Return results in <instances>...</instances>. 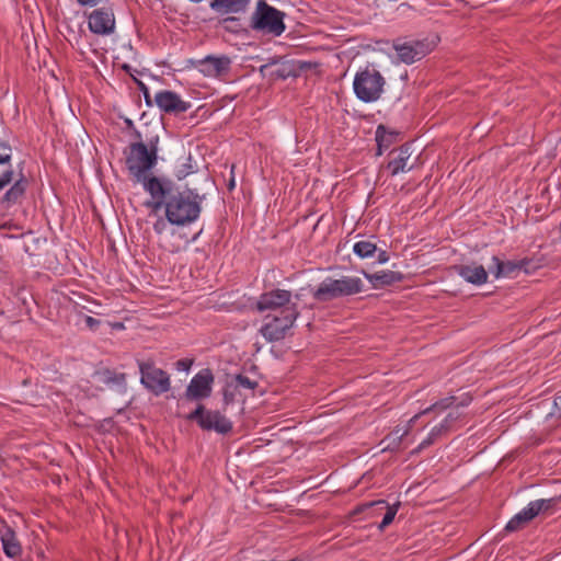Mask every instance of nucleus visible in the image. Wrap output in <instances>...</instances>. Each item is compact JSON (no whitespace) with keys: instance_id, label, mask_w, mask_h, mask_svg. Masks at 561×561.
Segmentation results:
<instances>
[{"instance_id":"20","label":"nucleus","mask_w":561,"mask_h":561,"mask_svg":"<svg viewBox=\"0 0 561 561\" xmlns=\"http://www.w3.org/2000/svg\"><path fill=\"white\" fill-rule=\"evenodd\" d=\"M251 0H211L210 9L218 14H239L247 11Z\"/></svg>"},{"instance_id":"23","label":"nucleus","mask_w":561,"mask_h":561,"mask_svg":"<svg viewBox=\"0 0 561 561\" xmlns=\"http://www.w3.org/2000/svg\"><path fill=\"white\" fill-rule=\"evenodd\" d=\"M363 274L375 288L390 286L403 279V274L394 271H380L373 274L363 272Z\"/></svg>"},{"instance_id":"15","label":"nucleus","mask_w":561,"mask_h":561,"mask_svg":"<svg viewBox=\"0 0 561 561\" xmlns=\"http://www.w3.org/2000/svg\"><path fill=\"white\" fill-rule=\"evenodd\" d=\"M291 291L286 289H273L266 293H263L259 300L256 301V309L260 312L265 310H277L286 309L290 307L294 302H291Z\"/></svg>"},{"instance_id":"40","label":"nucleus","mask_w":561,"mask_h":561,"mask_svg":"<svg viewBox=\"0 0 561 561\" xmlns=\"http://www.w3.org/2000/svg\"><path fill=\"white\" fill-rule=\"evenodd\" d=\"M85 323L88 327L90 328H94L95 325H98L100 323V321L93 317H87L85 318Z\"/></svg>"},{"instance_id":"30","label":"nucleus","mask_w":561,"mask_h":561,"mask_svg":"<svg viewBox=\"0 0 561 561\" xmlns=\"http://www.w3.org/2000/svg\"><path fill=\"white\" fill-rule=\"evenodd\" d=\"M461 416V413L458 411V408L455 410H451L446 417L439 423L440 425H444V428L449 432L451 428V425L458 421Z\"/></svg>"},{"instance_id":"35","label":"nucleus","mask_w":561,"mask_h":561,"mask_svg":"<svg viewBox=\"0 0 561 561\" xmlns=\"http://www.w3.org/2000/svg\"><path fill=\"white\" fill-rule=\"evenodd\" d=\"M192 364H193V359H188V358L179 359L175 363V368L178 370L188 371L191 369Z\"/></svg>"},{"instance_id":"32","label":"nucleus","mask_w":561,"mask_h":561,"mask_svg":"<svg viewBox=\"0 0 561 561\" xmlns=\"http://www.w3.org/2000/svg\"><path fill=\"white\" fill-rule=\"evenodd\" d=\"M135 82H136L139 91L142 92L147 106H152L154 103V98L151 99L148 87L142 81H140L138 79H135Z\"/></svg>"},{"instance_id":"42","label":"nucleus","mask_w":561,"mask_h":561,"mask_svg":"<svg viewBox=\"0 0 561 561\" xmlns=\"http://www.w3.org/2000/svg\"><path fill=\"white\" fill-rule=\"evenodd\" d=\"M272 64H273V62L261 66V69H260V70H261V71H264V70H265V69H267Z\"/></svg>"},{"instance_id":"9","label":"nucleus","mask_w":561,"mask_h":561,"mask_svg":"<svg viewBox=\"0 0 561 561\" xmlns=\"http://www.w3.org/2000/svg\"><path fill=\"white\" fill-rule=\"evenodd\" d=\"M185 417L188 421H195L204 431H215L222 435L232 431V422L229 419L219 411L206 410L201 403Z\"/></svg>"},{"instance_id":"18","label":"nucleus","mask_w":561,"mask_h":561,"mask_svg":"<svg viewBox=\"0 0 561 561\" xmlns=\"http://www.w3.org/2000/svg\"><path fill=\"white\" fill-rule=\"evenodd\" d=\"M454 271L461 276L466 282L480 286L486 283L488 272L483 265L478 263L459 264L453 266Z\"/></svg>"},{"instance_id":"21","label":"nucleus","mask_w":561,"mask_h":561,"mask_svg":"<svg viewBox=\"0 0 561 561\" xmlns=\"http://www.w3.org/2000/svg\"><path fill=\"white\" fill-rule=\"evenodd\" d=\"M390 156H392V159L388 162L387 168L390 170L392 176L397 175L399 172L412 170V167L407 168V162L411 157L409 145H403L399 149L392 150Z\"/></svg>"},{"instance_id":"39","label":"nucleus","mask_w":561,"mask_h":561,"mask_svg":"<svg viewBox=\"0 0 561 561\" xmlns=\"http://www.w3.org/2000/svg\"><path fill=\"white\" fill-rule=\"evenodd\" d=\"M165 227V222L163 220H158L154 225H153V229L157 233H162L163 229Z\"/></svg>"},{"instance_id":"14","label":"nucleus","mask_w":561,"mask_h":561,"mask_svg":"<svg viewBox=\"0 0 561 561\" xmlns=\"http://www.w3.org/2000/svg\"><path fill=\"white\" fill-rule=\"evenodd\" d=\"M154 104L159 110L167 114L180 115L188 111L191 102L184 101L181 96L171 90H161L154 95Z\"/></svg>"},{"instance_id":"10","label":"nucleus","mask_w":561,"mask_h":561,"mask_svg":"<svg viewBox=\"0 0 561 561\" xmlns=\"http://www.w3.org/2000/svg\"><path fill=\"white\" fill-rule=\"evenodd\" d=\"M214 380V374L209 368L199 370L186 387L184 398L188 401H202L209 398Z\"/></svg>"},{"instance_id":"27","label":"nucleus","mask_w":561,"mask_h":561,"mask_svg":"<svg viewBox=\"0 0 561 561\" xmlns=\"http://www.w3.org/2000/svg\"><path fill=\"white\" fill-rule=\"evenodd\" d=\"M448 432L444 428V425H436L434 426L431 432L428 433L427 437L420 443L417 448L415 449V453H420L421 450L430 447L433 445L440 436L447 434Z\"/></svg>"},{"instance_id":"13","label":"nucleus","mask_w":561,"mask_h":561,"mask_svg":"<svg viewBox=\"0 0 561 561\" xmlns=\"http://www.w3.org/2000/svg\"><path fill=\"white\" fill-rule=\"evenodd\" d=\"M89 30L96 35H111L115 31V15L111 7L93 10L88 15Z\"/></svg>"},{"instance_id":"46","label":"nucleus","mask_w":561,"mask_h":561,"mask_svg":"<svg viewBox=\"0 0 561 561\" xmlns=\"http://www.w3.org/2000/svg\"><path fill=\"white\" fill-rule=\"evenodd\" d=\"M560 240H561V224L559 225Z\"/></svg>"},{"instance_id":"26","label":"nucleus","mask_w":561,"mask_h":561,"mask_svg":"<svg viewBox=\"0 0 561 561\" xmlns=\"http://www.w3.org/2000/svg\"><path fill=\"white\" fill-rule=\"evenodd\" d=\"M377 251V245L369 240H360L353 247V252L360 259L371 257Z\"/></svg>"},{"instance_id":"2","label":"nucleus","mask_w":561,"mask_h":561,"mask_svg":"<svg viewBox=\"0 0 561 561\" xmlns=\"http://www.w3.org/2000/svg\"><path fill=\"white\" fill-rule=\"evenodd\" d=\"M136 137L139 139L128 146L125 151L126 167L133 175L136 183H142L146 190V182L152 176H148L150 171L158 160V142L159 136L150 137L147 142H144L139 131H136Z\"/></svg>"},{"instance_id":"43","label":"nucleus","mask_w":561,"mask_h":561,"mask_svg":"<svg viewBox=\"0 0 561 561\" xmlns=\"http://www.w3.org/2000/svg\"><path fill=\"white\" fill-rule=\"evenodd\" d=\"M125 122H126L127 126H129V127L133 126V121L131 119H126Z\"/></svg>"},{"instance_id":"11","label":"nucleus","mask_w":561,"mask_h":561,"mask_svg":"<svg viewBox=\"0 0 561 561\" xmlns=\"http://www.w3.org/2000/svg\"><path fill=\"white\" fill-rule=\"evenodd\" d=\"M393 48L402 62L413 64L426 56L433 49V44L426 39L409 42L398 39L393 43Z\"/></svg>"},{"instance_id":"8","label":"nucleus","mask_w":561,"mask_h":561,"mask_svg":"<svg viewBox=\"0 0 561 561\" xmlns=\"http://www.w3.org/2000/svg\"><path fill=\"white\" fill-rule=\"evenodd\" d=\"M138 367L141 375V385L154 396H160L171 389L169 374L156 367L153 360H138Z\"/></svg>"},{"instance_id":"34","label":"nucleus","mask_w":561,"mask_h":561,"mask_svg":"<svg viewBox=\"0 0 561 561\" xmlns=\"http://www.w3.org/2000/svg\"><path fill=\"white\" fill-rule=\"evenodd\" d=\"M382 133H385V127L382 125H380V126H378L377 131H376V140H377V145H378L377 154H381L382 153V145H383V135H382Z\"/></svg>"},{"instance_id":"4","label":"nucleus","mask_w":561,"mask_h":561,"mask_svg":"<svg viewBox=\"0 0 561 561\" xmlns=\"http://www.w3.org/2000/svg\"><path fill=\"white\" fill-rule=\"evenodd\" d=\"M284 18V12L270 5L264 0H260L252 13L250 27L255 32L280 36L286 28Z\"/></svg>"},{"instance_id":"12","label":"nucleus","mask_w":561,"mask_h":561,"mask_svg":"<svg viewBox=\"0 0 561 561\" xmlns=\"http://www.w3.org/2000/svg\"><path fill=\"white\" fill-rule=\"evenodd\" d=\"M191 64L193 68L198 70L205 77H221L227 75L231 69V59L226 55H208L202 59H193L191 60Z\"/></svg>"},{"instance_id":"17","label":"nucleus","mask_w":561,"mask_h":561,"mask_svg":"<svg viewBox=\"0 0 561 561\" xmlns=\"http://www.w3.org/2000/svg\"><path fill=\"white\" fill-rule=\"evenodd\" d=\"M493 265L489 266V271L495 278L512 277L517 272L524 270L528 272L530 260L523 259L519 261H502L497 256L492 257Z\"/></svg>"},{"instance_id":"6","label":"nucleus","mask_w":561,"mask_h":561,"mask_svg":"<svg viewBox=\"0 0 561 561\" xmlns=\"http://www.w3.org/2000/svg\"><path fill=\"white\" fill-rule=\"evenodd\" d=\"M300 316L297 304L282 309L278 316H266V322L260 329V333L267 342L283 340Z\"/></svg>"},{"instance_id":"7","label":"nucleus","mask_w":561,"mask_h":561,"mask_svg":"<svg viewBox=\"0 0 561 561\" xmlns=\"http://www.w3.org/2000/svg\"><path fill=\"white\" fill-rule=\"evenodd\" d=\"M385 85V79L376 69L366 68L356 73L353 87L356 96L366 103L377 101Z\"/></svg>"},{"instance_id":"22","label":"nucleus","mask_w":561,"mask_h":561,"mask_svg":"<svg viewBox=\"0 0 561 561\" xmlns=\"http://www.w3.org/2000/svg\"><path fill=\"white\" fill-rule=\"evenodd\" d=\"M27 184V179L22 175L0 198V205L4 208H9L12 205L21 202V199L25 195Z\"/></svg>"},{"instance_id":"16","label":"nucleus","mask_w":561,"mask_h":561,"mask_svg":"<svg viewBox=\"0 0 561 561\" xmlns=\"http://www.w3.org/2000/svg\"><path fill=\"white\" fill-rule=\"evenodd\" d=\"M471 401V398L470 397H466L463 400L461 401H458V398L457 397H454V396H450V397H447V398H444L442 400H438L436 401L435 403H433L431 407L424 409L423 411H421L420 413L415 414L410 421H409V426L407 430H404L398 437L399 439H402L403 436L408 435L409 431L412 428L413 424L415 423V421L421 416V415H425L430 412H443L447 409H450V408H459V407H466L470 403Z\"/></svg>"},{"instance_id":"29","label":"nucleus","mask_w":561,"mask_h":561,"mask_svg":"<svg viewBox=\"0 0 561 561\" xmlns=\"http://www.w3.org/2000/svg\"><path fill=\"white\" fill-rule=\"evenodd\" d=\"M236 387L253 390L257 387V382L245 375L239 374L234 377Z\"/></svg>"},{"instance_id":"37","label":"nucleus","mask_w":561,"mask_h":561,"mask_svg":"<svg viewBox=\"0 0 561 561\" xmlns=\"http://www.w3.org/2000/svg\"><path fill=\"white\" fill-rule=\"evenodd\" d=\"M377 262L379 264L387 263L389 261V254L385 250H378Z\"/></svg>"},{"instance_id":"36","label":"nucleus","mask_w":561,"mask_h":561,"mask_svg":"<svg viewBox=\"0 0 561 561\" xmlns=\"http://www.w3.org/2000/svg\"><path fill=\"white\" fill-rule=\"evenodd\" d=\"M550 415H556L558 419H561V392L554 398L553 411Z\"/></svg>"},{"instance_id":"33","label":"nucleus","mask_w":561,"mask_h":561,"mask_svg":"<svg viewBox=\"0 0 561 561\" xmlns=\"http://www.w3.org/2000/svg\"><path fill=\"white\" fill-rule=\"evenodd\" d=\"M14 171L12 168H5L0 175V192L13 181Z\"/></svg>"},{"instance_id":"38","label":"nucleus","mask_w":561,"mask_h":561,"mask_svg":"<svg viewBox=\"0 0 561 561\" xmlns=\"http://www.w3.org/2000/svg\"><path fill=\"white\" fill-rule=\"evenodd\" d=\"M77 3L81 7H95L98 5L102 0H76Z\"/></svg>"},{"instance_id":"41","label":"nucleus","mask_w":561,"mask_h":561,"mask_svg":"<svg viewBox=\"0 0 561 561\" xmlns=\"http://www.w3.org/2000/svg\"><path fill=\"white\" fill-rule=\"evenodd\" d=\"M236 19L234 18H227L224 20V23H229V22H234Z\"/></svg>"},{"instance_id":"31","label":"nucleus","mask_w":561,"mask_h":561,"mask_svg":"<svg viewBox=\"0 0 561 561\" xmlns=\"http://www.w3.org/2000/svg\"><path fill=\"white\" fill-rule=\"evenodd\" d=\"M291 67L288 64L280 65L277 69L272 71L271 77L273 79H287L291 75Z\"/></svg>"},{"instance_id":"19","label":"nucleus","mask_w":561,"mask_h":561,"mask_svg":"<svg viewBox=\"0 0 561 561\" xmlns=\"http://www.w3.org/2000/svg\"><path fill=\"white\" fill-rule=\"evenodd\" d=\"M0 539L7 557L15 558L21 554L22 547L16 538L15 531L5 523H3L0 529Z\"/></svg>"},{"instance_id":"28","label":"nucleus","mask_w":561,"mask_h":561,"mask_svg":"<svg viewBox=\"0 0 561 561\" xmlns=\"http://www.w3.org/2000/svg\"><path fill=\"white\" fill-rule=\"evenodd\" d=\"M11 159H12L11 146L5 141L0 140V164L5 165L7 168H12Z\"/></svg>"},{"instance_id":"25","label":"nucleus","mask_w":561,"mask_h":561,"mask_svg":"<svg viewBox=\"0 0 561 561\" xmlns=\"http://www.w3.org/2000/svg\"><path fill=\"white\" fill-rule=\"evenodd\" d=\"M399 503L394 504V505H388V503L383 500H379V501H374V502H370V503H367V504H364L363 506H360L358 508V511H364L366 508H369V507H378L379 510H386V514L381 520V523L379 524L378 528L380 530H383L386 527H388L394 519V516L398 512V508H399Z\"/></svg>"},{"instance_id":"3","label":"nucleus","mask_w":561,"mask_h":561,"mask_svg":"<svg viewBox=\"0 0 561 561\" xmlns=\"http://www.w3.org/2000/svg\"><path fill=\"white\" fill-rule=\"evenodd\" d=\"M363 288L364 283L359 277L345 275L341 278L327 277L312 290V297L318 302H329L359 294Z\"/></svg>"},{"instance_id":"45","label":"nucleus","mask_w":561,"mask_h":561,"mask_svg":"<svg viewBox=\"0 0 561 561\" xmlns=\"http://www.w3.org/2000/svg\"><path fill=\"white\" fill-rule=\"evenodd\" d=\"M383 146H385V147H388L387 140H385V139H383V145H382V147H383Z\"/></svg>"},{"instance_id":"44","label":"nucleus","mask_w":561,"mask_h":561,"mask_svg":"<svg viewBox=\"0 0 561 561\" xmlns=\"http://www.w3.org/2000/svg\"><path fill=\"white\" fill-rule=\"evenodd\" d=\"M123 69H124V70H126V71H129V70H130V66H128V65H124V66H123Z\"/></svg>"},{"instance_id":"24","label":"nucleus","mask_w":561,"mask_h":561,"mask_svg":"<svg viewBox=\"0 0 561 561\" xmlns=\"http://www.w3.org/2000/svg\"><path fill=\"white\" fill-rule=\"evenodd\" d=\"M92 380L96 385L113 387V386H123L125 383V374L116 373L108 368H102L95 370L92 376Z\"/></svg>"},{"instance_id":"1","label":"nucleus","mask_w":561,"mask_h":561,"mask_svg":"<svg viewBox=\"0 0 561 561\" xmlns=\"http://www.w3.org/2000/svg\"><path fill=\"white\" fill-rule=\"evenodd\" d=\"M151 201L147 206L153 211L164 209L167 220L174 226H188L201 215V197L192 191H180L170 180L152 176L146 182Z\"/></svg>"},{"instance_id":"5","label":"nucleus","mask_w":561,"mask_h":561,"mask_svg":"<svg viewBox=\"0 0 561 561\" xmlns=\"http://www.w3.org/2000/svg\"><path fill=\"white\" fill-rule=\"evenodd\" d=\"M560 503L561 496L539 499L529 502L524 510L508 520L505 526V531H518L525 528L535 517L551 515Z\"/></svg>"}]
</instances>
